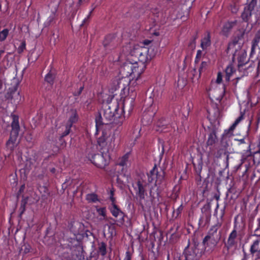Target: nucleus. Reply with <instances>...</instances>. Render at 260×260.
Segmentation results:
<instances>
[{
  "instance_id": "obj_4",
  "label": "nucleus",
  "mask_w": 260,
  "mask_h": 260,
  "mask_svg": "<svg viewBox=\"0 0 260 260\" xmlns=\"http://www.w3.org/2000/svg\"><path fill=\"white\" fill-rule=\"evenodd\" d=\"M148 181L149 183H154L156 186L158 188H162L165 185V172L160 169L159 172L156 164L147 173Z\"/></svg>"
},
{
  "instance_id": "obj_43",
  "label": "nucleus",
  "mask_w": 260,
  "mask_h": 260,
  "mask_svg": "<svg viewBox=\"0 0 260 260\" xmlns=\"http://www.w3.org/2000/svg\"><path fill=\"white\" fill-rule=\"evenodd\" d=\"M18 136V135H17L10 133V137L8 141L11 143H13L14 144H17L16 141H17Z\"/></svg>"
},
{
  "instance_id": "obj_17",
  "label": "nucleus",
  "mask_w": 260,
  "mask_h": 260,
  "mask_svg": "<svg viewBox=\"0 0 260 260\" xmlns=\"http://www.w3.org/2000/svg\"><path fill=\"white\" fill-rule=\"evenodd\" d=\"M114 189L112 188L109 193V199L111 202V205L110 206V211H121L116 205V199L114 197Z\"/></svg>"
},
{
  "instance_id": "obj_54",
  "label": "nucleus",
  "mask_w": 260,
  "mask_h": 260,
  "mask_svg": "<svg viewBox=\"0 0 260 260\" xmlns=\"http://www.w3.org/2000/svg\"><path fill=\"white\" fill-rule=\"evenodd\" d=\"M151 42H152L151 41L149 40H144L143 42V45H144L143 46H148L151 43Z\"/></svg>"
},
{
  "instance_id": "obj_50",
  "label": "nucleus",
  "mask_w": 260,
  "mask_h": 260,
  "mask_svg": "<svg viewBox=\"0 0 260 260\" xmlns=\"http://www.w3.org/2000/svg\"><path fill=\"white\" fill-rule=\"evenodd\" d=\"M83 89H84V86H81V87L79 88V90H78V91H77V92H75L74 93V94H74V96H79V95H80L81 94V93H82V91H83Z\"/></svg>"
},
{
  "instance_id": "obj_46",
  "label": "nucleus",
  "mask_w": 260,
  "mask_h": 260,
  "mask_svg": "<svg viewBox=\"0 0 260 260\" xmlns=\"http://www.w3.org/2000/svg\"><path fill=\"white\" fill-rule=\"evenodd\" d=\"M112 215L115 217H119L120 219H122L124 216V212H112Z\"/></svg>"
},
{
  "instance_id": "obj_13",
  "label": "nucleus",
  "mask_w": 260,
  "mask_h": 260,
  "mask_svg": "<svg viewBox=\"0 0 260 260\" xmlns=\"http://www.w3.org/2000/svg\"><path fill=\"white\" fill-rule=\"evenodd\" d=\"M233 131L230 128L224 130L220 141L221 147L228 148L229 146L230 138L233 136Z\"/></svg>"
},
{
  "instance_id": "obj_12",
  "label": "nucleus",
  "mask_w": 260,
  "mask_h": 260,
  "mask_svg": "<svg viewBox=\"0 0 260 260\" xmlns=\"http://www.w3.org/2000/svg\"><path fill=\"white\" fill-rule=\"evenodd\" d=\"M222 155H225L226 156V159H228L229 152L228 151V148L221 146V147L219 148L216 152L214 151L213 149L209 150V151H208V156L209 157L214 156L217 158H219Z\"/></svg>"
},
{
  "instance_id": "obj_56",
  "label": "nucleus",
  "mask_w": 260,
  "mask_h": 260,
  "mask_svg": "<svg viewBox=\"0 0 260 260\" xmlns=\"http://www.w3.org/2000/svg\"><path fill=\"white\" fill-rule=\"evenodd\" d=\"M88 1L89 0H78L77 5L80 6L82 5L83 3L88 2Z\"/></svg>"
},
{
  "instance_id": "obj_63",
  "label": "nucleus",
  "mask_w": 260,
  "mask_h": 260,
  "mask_svg": "<svg viewBox=\"0 0 260 260\" xmlns=\"http://www.w3.org/2000/svg\"><path fill=\"white\" fill-rule=\"evenodd\" d=\"M92 13H91V12H89L88 15L86 16V18H88V19H89Z\"/></svg>"
},
{
  "instance_id": "obj_5",
  "label": "nucleus",
  "mask_w": 260,
  "mask_h": 260,
  "mask_svg": "<svg viewBox=\"0 0 260 260\" xmlns=\"http://www.w3.org/2000/svg\"><path fill=\"white\" fill-rule=\"evenodd\" d=\"M149 49L146 46L136 45L131 51L132 55L135 56L143 64L151 60V56L149 54Z\"/></svg>"
},
{
  "instance_id": "obj_32",
  "label": "nucleus",
  "mask_w": 260,
  "mask_h": 260,
  "mask_svg": "<svg viewBox=\"0 0 260 260\" xmlns=\"http://www.w3.org/2000/svg\"><path fill=\"white\" fill-rule=\"evenodd\" d=\"M237 237V232L235 230H234L230 234L228 240V244L232 246L234 244L235 242V239Z\"/></svg>"
},
{
  "instance_id": "obj_6",
  "label": "nucleus",
  "mask_w": 260,
  "mask_h": 260,
  "mask_svg": "<svg viewBox=\"0 0 260 260\" xmlns=\"http://www.w3.org/2000/svg\"><path fill=\"white\" fill-rule=\"evenodd\" d=\"M101 131L102 134L99 138H97V143L100 147L101 153L107 155V153L109 152L110 149V145L108 144V139L110 136V132L109 130L107 129L106 127H103L100 130L98 135H95V136H97Z\"/></svg>"
},
{
  "instance_id": "obj_47",
  "label": "nucleus",
  "mask_w": 260,
  "mask_h": 260,
  "mask_svg": "<svg viewBox=\"0 0 260 260\" xmlns=\"http://www.w3.org/2000/svg\"><path fill=\"white\" fill-rule=\"evenodd\" d=\"M135 131H136L137 134L135 136H133V137L135 138V139L136 140L139 138L140 133V131H141V129H140L139 126L138 125L135 126Z\"/></svg>"
},
{
  "instance_id": "obj_44",
  "label": "nucleus",
  "mask_w": 260,
  "mask_h": 260,
  "mask_svg": "<svg viewBox=\"0 0 260 260\" xmlns=\"http://www.w3.org/2000/svg\"><path fill=\"white\" fill-rule=\"evenodd\" d=\"M161 119H160L158 121H157V123H156V125L157 127H159V128H161V129H157V131H160V132H162L164 129L166 127V123H163V124H161Z\"/></svg>"
},
{
  "instance_id": "obj_21",
  "label": "nucleus",
  "mask_w": 260,
  "mask_h": 260,
  "mask_svg": "<svg viewBox=\"0 0 260 260\" xmlns=\"http://www.w3.org/2000/svg\"><path fill=\"white\" fill-rule=\"evenodd\" d=\"M236 72V69L233 67L232 64H230L228 65L225 70V79L226 81H229L230 80L231 77L233 75L234 73Z\"/></svg>"
},
{
  "instance_id": "obj_64",
  "label": "nucleus",
  "mask_w": 260,
  "mask_h": 260,
  "mask_svg": "<svg viewBox=\"0 0 260 260\" xmlns=\"http://www.w3.org/2000/svg\"><path fill=\"white\" fill-rule=\"evenodd\" d=\"M117 181L118 183H119V182H120L121 181H120V178L118 176L117 178Z\"/></svg>"
},
{
  "instance_id": "obj_24",
  "label": "nucleus",
  "mask_w": 260,
  "mask_h": 260,
  "mask_svg": "<svg viewBox=\"0 0 260 260\" xmlns=\"http://www.w3.org/2000/svg\"><path fill=\"white\" fill-rule=\"evenodd\" d=\"M56 74L55 73L50 71L45 77V81L51 85L54 83V81L55 78Z\"/></svg>"
},
{
  "instance_id": "obj_41",
  "label": "nucleus",
  "mask_w": 260,
  "mask_h": 260,
  "mask_svg": "<svg viewBox=\"0 0 260 260\" xmlns=\"http://www.w3.org/2000/svg\"><path fill=\"white\" fill-rule=\"evenodd\" d=\"M17 144H14L8 141L6 142V148L7 149L9 150L10 153L12 152L16 147Z\"/></svg>"
},
{
  "instance_id": "obj_53",
  "label": "nucleus",
  "mask_w": 260,
  "mask_h": 260,
  "mask_svg": "<svg viewBox=\"0 0 260 260\" xmlns=\"http://www.w3.org/2000/svg\"><path fill=\"white\" fill-rule=\"evenodd\" d=\"M131 256L129 251H126L125 253V257L123 260H131Z\"/></svg>"
},
{
  "instance_id": "obj_49",
  "label": "nucleus",
  "mask_w": 260,
  "mask_h": 260,
  "mask_svg": "<svg viewBox=\"0 0 260 260\" xmlns=\"http://www.w3.org/2000/svg\"><path fill=\"white\" fill-rule=\"evenodd\" d=\"M24 252L25 253H27L30 252L31 247L28 244H24Z\"/></svg>"
},
{
  "instance_id": "obj_1",
  "label": "nucleus",
  "mask_w": 260,
  "mask_h": 260,
  "mask_svg": "<svg viewBox=\"0 0 260 260\" xmlns=\"http://www.w3.org/2000/svg\"><path fill=\"white\" fill-rule=\"evenodd\" d=\"M103 117L101 113H99L95 117V133L97 135L99 132L103 127H106L110 123H114L120 126L122 124L125 118L123 115V109H119L118 102H107L103 105Z\"/></svg>"
},
{
  "instance_id": "obj_48",
  "label": "nucleus",
  "mask_w": 260,
  "mask_h": 260,
  "mask_svg": "<svg viewBox=\"0 0 260 260\" xmlns=\"http://www.w3.org/2000/svg\"><path fill=\"white\" fill-rule=\"evenodd\" d=\"M222 75L221 73L218 72L217 74V79H216V82L217 83H220L222 81Z\"/></svg>"
},
{
  "instance_id": "obj_59",
  "label": "nucleus",
  "mask_w": 260,
  "mask_h": 260,
  "mask_svg": "<svg viewBox=\"0 0 260 260\" xmlns=\"http://www.w3.org/2000/svg\"><path fill=\"white\" fill-rule=\"evenodd\" d=\"M56 170L55 168H50V172L52 173V174H55L56 173Z\"/></svg>"
},
{
  "instance_id": "obj_16",
  "label": "nucleus",
  "mask_w": 260,
  "mask_h": 260,
  "mask_svg": "<svg viewBox=\"0 0 260 260\" xmlns=\"http://www.w3.org/2000/svg\"><path fill=\"white\" fill-rule=\"evenodd\" d=\"M116 232L114 225L106 224L104 227L103 234L107 238H112L115 235Z\"/></svg>"
},
{
  "instance_id": "obj_62",
  "label": "nucleus",
  "mask_w": 260,
  "mask_h": 260,
  "mask_svg": "<svg viewBox=\"0 0 260 260\" xmlns=\"http://www.w3.org/2000/svg\"><path fill=\"white\" fill-rule=\"evenodd\" d=\"M182 205H181L177 209V211H180V210H182Z\"/></svg>"
},
{
  "instance_id": "obj_51",
  "label": "nucleus",
  "mask_w": 260,
  "mask_h": 260,
  "mask_svg": "<svg viewBox=\"0 0 260 260\" xmlns=\"http://www.w3.org/2000/svg\"><path fill=\"white\" fill-rule=\"evenodd\" d=\"M210 210V205L209 203H208L204 205V207L202 209V211H208Z\"/></svg>"
},
{
  "instance_id": "obj_28",
  "label": "nucleus",
  "mask_w": 260,
  "mask_h": 260,
  "mask_svg": "<svg viewBox=\"0 0 260 260\" xmlns=\"http://www.w3.org/2000/svg\"><path fill=\"white\" fill-rule=\"evenodd\" d=\"M236 140H237L238 142V145H241L242 144L246 145V146L245 147H246V148L247 149V156H251L252 155V152L251 151V149H250V145L248 143L246 142L245 139L244 138H242L241 139H236Z\"/></svg>"
},
{
  "instance_id": "obj_45",
  "label": "nucleus",
  "mask_w": 260,
  "mask_h": 260,
  "mask_svg": "<svg viewBox=\"0 0 260 260\" xmlns=\"http://www.w3.org/2000/svg\"><path fill=\"white\" fill-rule=\"evenodd\" d=\"M55 17V14L53 13L52 15H51L47 19L45 23L49 25L54 20Z\"/></svg>"
},
{
  "instance_id": "obj_36",
  "label": "nucleus",
  "mask_w": 260,
  "mask_h": 260,
  "mask_svg": "<svg viewBox=\"0 0 260 260\" xmlns=\"http://www.w3.org/2000/svg\"><path fill=\"white\" fill-rule=\"evenodd\" d=\"M98 252L103 256L105 255L106 254V244L105 243L101 242L99 244Z\"/></svg>"
},
{
  "instance_id": "obj_34",
  "label": "nucleus",
  "mask_w": 260,
  "mask_h": 260,
  "mask_svg": "<svg viewBox=\"0 0 260 260\" xmlns=\"http://www.w3.org/2000/svg\"><path fill=\"white\" fill-rule=\"evenodd\" d=\"M197 38H198V36L196 35L193 36L190 39L188 45V47L190 49H191L192 50H193L195 49L196 47V40H197Z\"/></svg>"
},
{
  "instance_id": "obj_3",
  "label": "nucleus",
  "mask_w": 260,
  "mask_h": 260,
  "mask_svg": "<svg viewBox=\"0 0 260 260\" xmlns=\"http://www.w3.org/2000/svg\"><path fill=\"white\" fill-rule=\"evenodd\" d=\"M142 72V69L139 68L137 62H125L121 67L120 73L124 77H130L128 89L129 92H133L135 90V87L137 84L136 82Z\"/></svg>"
},
{
  "instance_id": "obj_14",
  "label": "nucleus",
  "mask_w": 260,
  "mask_h": 260,
  "mask_svg": "<svg viewBox=\"0 0 260 260\" xmlns=\"http://www.w3.org/2000/svg\"><path fill=\"white\" fill-rule=\"evenodd\" d=\"M211 45V36L210 31H207L201 40L200 46L202 50H206Z\"/></svg>"
},
{
  "instance_id": "obj_10",
  "label": "nucleus",
  "mask_w": 260,
  "mask_h": 260,
  "mask_svg": "<svg viewBox=\"0 0 260 260\" xmlns=\"http://www.w3.org/2000/svg\"><path fill=\"white\" fill-rule=\"evenodd\" d=\"M219 123L218 122L217 125L211 124L208 126L209 133L208 136V139L206 142V145L209 147V150L213 149V145L218 142L217 133L218 132Z\"/></svg>"
},
{
  "instance_id": "obj_8",
  "label": "nucleus",
  "mask_w": 260,
  "mask_h": 260,
  "mask_svg": "<svg viewBox=\"0 0 260 260\" xmlns=\"http://www.w3.org/2000/svg\"><path fill=\"white\" fill-rule=\"evenodd\" d=\"M132 186L136 195L139 200H145L147 196L148 183L146 181L138 179L133 183Z\"/></svg>"
},
{
  "instance_id": "obj_18",
  "label": "nucleus",
  "mask_w": 260,
  "mask_h": 260,
  "mask_svg": "<svg viewBox=\"0 0 260 260\" xmlns=\"http://www.w3.org/2000/svg\"><path fill=\"white\" fill-rule=\"evenodd\" d=\"M239 196V192L237 191L236 188L232 186L228 189L226 193V199L229 201H235L238 198Z\"/></svg>"
},
{
  "instance_id": "obj_37",
  "label": "nucleus",
  "mask_w": 260,
  "mask_h": 260,
  "mask_svg": "<svg viewBox=\"0 0 260 260\" xmlns=\"http://www.w3.org/2000/svg\"><path fill=\"white\" fill-rule=\"evenodd\" d=\"M39 190L42 193V196L45 197V198H47L50 194L48 188L45 186H40Z\"/></svg>"
},
{
  "instance_id": "obj_2",
  "label": "nucleus",
  "mask_w": 260,
  "mask_h": 260,
  "mask_svg": "<svg viewBox=\"0 0 260 260\" xmlns=\"http://www.w3.org/2000/svg\"><path fill=\"white\" fill-rule=\"evenodd\" d=\"M238 40L235 39L230 42L226 50L227 54L233 53L232 61L234 62L236 59L238 61V69L239 72L243 70L242 76H247L249 72L252 71L253 69L257 67L258 69L260 64V59L258 57L250 58L251 61L247 59V53L244 50L240 49V46L238 44Z\"/></svg>"
},
{
  "instance_id": "obj_9",
  "label": "nucleus",
  "mask_w": 260,
  "mask_h": 260,
  "mask_svg": "<svg viewBox=\"0 0 260 260\" xmlns=\"http://www.w3.org/2000/svg\"><path fill=\"white\" fill-rule=\"evenodd\" d=\"M257 0H247L241 18L245 22H248L252 17L254 9L257 4Z\"/></svg>"
},
{
  "instance_id": "obj_7",
  "label": "nucleus",
  "mask_w": 260,
  "mask_h": 260,
  "mask_svg": "<svg viewBox=\"0 0 260 260\" xmlns=\"http://www.w3.org/2000/svg\"><path fill=\"white\" fill-rule=\"evenodd\" d=\"M87 157L96 167L103 168L108 164L107 159L109 157V152L105 154L95 153L93 152H87Z\"/></svg>"
},
{
  "instance_id": "obj_23",
  "label": "nucleus",
  "mask_w": 260,
  "mask_h": 260,
  "mask_svg": "<svg viewBox=\"0 0 260 260\" xmlns=\"http://www.w3.org/2000/svg\"><path fill=\"white\" fill-rule=\"evenodd\" d=\"M78 120V115L76 111H73L71 115L70 116L66 124L73 126V124L77 122Z\"/></svg>"
},
{
  "instance_id": "obj_31",
  "label": "nucleus",
  "mask_w": 260,
  "mask_h": 260,
  "mask_svg": "<svg viewBox=\"0 0 260 260\" xmlns=\"http://www.w3.org/2000/svg\"><path fill=\"white\" fill-rule=\"evenodd\" d=\"M8 98H11V100H14L15 104L18 103L21 100V96L19 92H16V91H13L11 92L10 95Z\"/></svg>"
},
{
  "instance_id": "obj_20",
  "label": "nucleus",
  "mask_w": 260,
  "mask_h": 260,
  "mask_svg": "<svg viewBox=\"0 0 260 260\" xmlns=\"http://www.w3.org/2000/svg\"><path fill=\"white\" fill-rule=\"evenodd\" d=\"M237 21H228L225 23L222 27V32L224 35H228L229 32L231 30L233 27L236 25Z\"/></svg>"
},
{
  "instance_id": "obj_52",
  "label": "nucleus",
  "mask_w": 260,
  "mask_h": 260,
  "mask_svg": "<svg viewBox=\"0 0 260 260\" xmlns=\"http://www.w3.org/2000/svg\"><path fill=\"white\" fill-rule=\"evenodd\" d=\"M11 53H10V52H8L7 53V54L4 56V57L3 58V61L4 62H5V61H7V64H8V62H9V56L10 55H11Z\"/></svg>"
},
{
  "instance_id": "obj_26",
  "label": "nucleus",
  "mask_w": 260,
  "mask_h": 260,
  "mask_svg": "<svg viewBox=\"0 0 260 260\" xmlns=\"http://www.w3.org/2000/svg\"><path fill=\"white\" fill-rule=\"evenodd\" d=\"M129 153L127 152L123 155L119 159L117 165L123 167L126 166L129 159Z\"/></svg>"
},
{
  "instance_id": "obj_58",
  "label": "nucleus",
  "mask_w": 260,
  "mask_h": 260,
  "mask_svg": "<svg viewBox=\"0 0 260 260\" xmlns=\"http://www.w3.org/2000/svg\"><path fill=\"white\" fill-rule=\"evenodd\" d=\"M105 210H106V208L103 207H101V208H97L96 209V211L103 212V211H105Z\"/></svg>"
},
{
  "instance_id": "obj_25",
  "label": "nucleus",
  "mask_w": 260,
  "mask_h": 260,
  "mask_svg": "<svg viewBox=\"0 0 260 260\" xmlns=\"http://www.w3.org/2000/svg\"><path fill=\"white\" fill-rule=\"evenodd\" d=\"M86 200L89 203H96L97 202H101L98 196L94 193L87 194L86 196Z\"/></svg>"
},
{
  "instance_id": "obj_19",
  "label": "nucleus",
  "mask_w": 260,
  "mask_h": 260,
  "mask_svg": "<svg viewBox=\"0 0 260 260\" xmlns=\"http://www.w3.org/2000/svg\"><path fill=\"white\" fill-rule=\"evenodd\" d=\"M25 188V184H23L21 185V186L20 187V188L17 192L18 197L22 196V197L23 198L22 200V201H21V207H20V209L22 210V211H25V206L26 204L27 203V198L24 197V195H23V192L24 191Z\"/></svg>"
},
{
  "instance_id": "obj_11",
  "label": "nucleus",
  "mask_w": 260,
  "mask_h": 260,
  "mask_svg": "<svg viewBox=\"0 0 260 260\" xmlns=\"http://www.w3.org/2000/svg\"><path fill=\"white\" fill-rule=\"evenodd\" d=\"M219 239V237H213L206 236L203 241L204 250L207 251H212L216 247Z\"/></svg>"
},
{
  "instance_id": "obj_22",
  "label": "nucleus",
  "mask_w": 260,
  "mask_h": 260,
  "mask_svg": "<svg viewBox=\"0 0 260 260\" xmlns=\"http://www.w3.org/2000/svg\"><path fill=\"white\" fill-rule=\"evenodd\" d=\"M185 260H198L197 255L192 250L185 249L184 252Z\"/></svg>"
},
{
  "instance_id": "obj_55",
  "label": "nucleus",
  "mask_w": 260,
  "mask_h": 260,
  "mask_svg": "<svg viewBox=\"0 0 260 260\" xmlns=\"http://www.w3.org/2000/svg\"><path fill=\"white\" fill-rule=\"evenodd\" d=\"M197 58H201L202 56V50H198L197 52Z\"/></svg>"
},
{
  "instance_id": "obj_39",
  "label": "nucleus",
  "mask_w": 260,
  "mask_h": 260,
  "mask_svg": "<svg viewBox=\"0 0 260 260\" xmlns=\"http://www.w3.org/2000/svg\"><path fill=\"white\" fill-rule=\"evenodd\" d=\"M243 119V115L239 116L235 121L234 123L230 127L231 130L234 131L237 124Z\"/></svg>"
},
{
  "instance_id": "obj_27",
  "label": "nucleus",
  "mask_w": 260,
  "mask_h": 260,
  "mask_svg": "<svg viewBox=\"0 0 260 260\" xmlns=\"http://www.w3.org/2000/svg\"><path fill=\"white\" fill-rule=\"evenodd\" d=\"M220 225L219 223H217L211 227L210 229L208 235L207 236H210L211 237H217L216 233L218 229L220 227Z\"/></svg>"
},
{
  "instance_id": "obj_61",
  "label": "nucleus",
  "mask_w": 260,
  "mask_h": 260,
  "mask_svg": "<svg viewBox=\"0 0 260 260\" xmlns=\"http://www.w3.org/2000/svg\"><path fill=\"white\" fill-rule=\"evenodd\" d=\"M152 34H153V35H154V36H158L159 35V33L158 31H155Z\"/></svg>"
},
{
  "instance_id": "obj_38",
  "label": "nucleus",
  "mask_w": 260,
  "mask_h": 260,
  "mask_svg": "<svg viewBox=\"0 0 260 260\" xmlns=\"http://www.w3.org/2000/svg\"><path fill=\"white\" fill-rule=\"evenodd\" d=\"M9 30L8 28H5L0 31V42L5 41L8 36Z\"/></svg>"
},
{
  "instance_id": "obj_29",
  "label": "nucleus",
  "mask_w": 260,
  "mask_h": 260,
  "mask_svg": "<svg viewBox=\"0 0 260 260\" xmlns=\"http://www.w3.org/2000/svg\"><path fill=\"white\" fill-rule=\"evenodd\" d=\"M250 251L252 253L260 252V239L254 241L251 246Z\"/></svg>"
},
{
  "instance_id": "obj_35",
  "label": "nucleus",
  "mask_w": 260,
  "mask_h": 260,
  "mask_svg": "<svg viewBox=\"0 0 260 260\" xmlns=\"http://www.w3.org/2000/svg\"><path fill=\"white\" fill-rule=\"evenodd\" d=\"M180 189L175 186L172 190V192L170 195V198L173 200H176L179 196Z\"/></svg>"
},
{
  "instance_id": "obj_33",
  "label": "nucleus",
  "mask_w": 260,
  "mask_h": 260,
  "mask_svg": "<svg viewBox=\"0 0 260 260\" xmlns=\"http://www.w3.org/2000/svg\"><path fill=\"white\" fill-rule=\"evenodd\" d=\"M72 127V126L67 124H66V125H65V129L64 130V131L60 135V136H59V140L60 141H61L62 139L63 138H64V137L68 136V135L70 134V133H71V128Z\"/></svg>"
},
{
  "instance_id": "obj_40",
  "label": "nucleus",
  "mask_w": 260,
  "mask_h": 260,
  "mask_svg": "<svg viewBox=\"0 0 260 260\" xmlns=\"http://www.w3.org/2000/svg\"><path fill=\"white\" fill-rule=\"evenodd\" d=\"M208 63L206 61H202L200 68L199 69V72L200 73V75L201 74V73L204 71H206L207 69V68L208 67Z\"/></svg>"
},
{
  "instance_id": "obj_60",
  "label": "nucleus",
  "mask_w": 260,
  "mask_h": 260,
  "mask_svg": "<svg viewBox=\"0 0 260 260\" xmlns=\"http://www.w3.org/2000/svg\"><path fill=\"white\" fill-rule=\"evenodd\" d=\"M200 59H201V58H197V56H196V57H195V59H194V62L196 63L199 62L200 60Z\"/></svg>"
},
{
  "instance_id": "obj_30",
  "label": "nucleus",
  "mask_w": 260,
  "mask_h": 260,
  "mask_svg": "<svg viewBox=\"0 0 260 260\" xmlns=\"http://www.w3.org/2000/svg\"><path fill=\"white\" fill-rule=\"evenodd\" d=\"M113 38V36L112 35H107L106 37L105 40L103 41V45L106 49H111V48L110 47L111 44L112 42V39Z\"/></svg>"
},
{
  "instance_id": "obj_57",
  "label": "nucleus",
  "mask_w": 260,
  "mask_h": 260,
  "mask_svg": "<svg viewBox=\"0 0 260 260\" xmlns=\"http://www.w3.org/2000/svg\"><path fill=\"white\" fill-rule=\"evenodd\" d=\"M88 18L85 17L82 21V24H81V26H83L85 23H86L88 21Z\"/></svg>"
},
{
  "instance_id": "obj_42",
  "label": "nucleus",
  "mask_w": 260,
  "mask_h": 260,
  "mask_svg": "<svg viewBox=\"0 0 260 260\" xmlns=\"http://www.w3.org/2000/svg\"><path fill=\"white\" fill-rule=\"evenodd\" d=\"M26 49V43L25 41H23L20 45L17 48V52L19 54L22 53Z\"/></svg>"
},
{
  "instance_id": "obj_15",
  "label": "nucleus",
  "mask_w": 260,
  "mask_h": 260,
  "mask_svg": "<svg viewBox=\"0 0 260 260\" xmlns=\"http://www.w3.org/2000/svg\"><path fill=\"white\" fill-rule=\"evenodd\" d=\"M11 116L12 118V121L11 124V131L10 133L18 135L20 129L19 116L15 114H11Z\"/></svg>"
}]
</instances>
